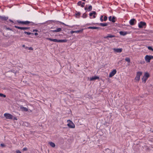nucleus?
Here are the masks:
<instances>
[{"instance_id":"nucleus-25","label":"nucleus","mask_w":153,"mask_h":153,"mask_svg":"<svg viewBox=\"0 0 153 153\" xmlns=\"http://www.w3.org/2000/svg\"><path fill=\"white\" fill-rule=\"evenodd\" d=\"M88 11H91L92 9V7L91 5L89 6L88 8Z\"/></svg>"},{"instance_id":"nucleus-43","label":"nucleus","mask_w":153,"mask_h":153,"mask_svg":"<svg viewBox=\"0 0 153 153\" xmlns=\"http://www.w3.org/2000/svg\"><path fill=\"white\" fill-rule=\"evenodd\" d=\"M23 150L24 151H26L27 150V149L26 148H25L23 149Z\"/></svg>"},{"instance_id":"nucleus-5","label":"nucleus","mask_w":153,"mask_h":153,"mask_svg":"<svg viewBox=\"0 0 153 153\" xmlns=\"http://www.w3.org/2000/svg\"><path fill=\"white\" fill-rule=\"evenodd\" d=\"M4 115L7 119L11 120L13 118V116L9 113H5Z\"/></svg>"},{"instance_id":"nucleus-26","label":"nucleus","mask_w":153,"mask_h":153,"mask_svg":"<svg viewBox=\"0 0 153 153\" xmlns=\"http://www.w3.org/2000/svg\"><path fill=\"white\" fill-rule=\"evenodd\" d=\"M0 97H6V95L2 93H0Z\"/></svg>"},{"instance_id":"nucleus-13","label":"nucleus","mask_w":153,"mask_h":153,"mask_svg":"<svg viewBox=\"0 0 153 153\" xmlns=\"http://www.w3.org/2000/svg\"><path fill=\"white\" fill-rule=\"evenodd\" d=\"M8 18V17H7L5 16H0V19L2 20H6Z\"/></svg>"},{"instance_id":"nucleus-33","label":"nucleus","mask_w":153,"mask_h":153,"mask_svg":"<svg viewBox=\"0 0 153 153\" xmlns=\"http://www.w3.org/2000/svg\"><path fill=\"white\" fill-rule=\"evenodd\" d=\"M107 19V17L106 16H105L103 20L104 21H106Z\"/></svg>"},{"instance_id":"nucleus-12","label":"nucleus","mask_w":153,"mask_h":153,"mask_svg":"<svg viewBox=\"0 0 153 153\" xmlns=\"http://www.w3.org/2000/svg\"><path fill=\"white\" fill-rule=\"evenodd\" d=\"M96 12L95 11H94L92 13H90L89 16H92V15H94L93 16V18H95L96 17V16H95V15H96Z\"/></svg>"},{"instance_id":"nucleus-24","label":"nucleus","mask_w":153,"mask_h":153,"mask_svg":"<svg viewBox=\"0 0 153 153\" xmlns=\"http://www.w3.org/2000/svg\"><path fill=\"white\" fill-rule=\"evenodd\" d=\"M24 33H25L27 34L28 35H30L31 34H32L33 35V33H30V32H26V31H25L24 32Z\"/></svg>"},{"instance_id":"nucleus-46","label":"nucleus","mask_w":153,"mask_h":153,"mask_svg":"<svg viewBox=\"0 0 153 153\" xmlns=\"http://www.w3.org/2000/svg\"><path fill=\"white\" fill-rule=\"evenodd\" d=\"M75 33L74 31H71V33Z\"/></svg>"},{"instance_id":"nucleus-22","label":"nucleus","mask_w":153,"mask_h":153,"mask_svg":"<svg viewBox=\"0 0 153 153\" xmlns=\"http://www.w3.org/2000/svg\"><path fill=\"white\" fill-rule=\"evenodd\" d=\"M125 59L126 61L130 63V59L129 58L127 57L125 58Z\"/></svg>"},{"instance_id":"nucleus-3","label":"nucleus","mask_w":153,"mask_h":153,"mask_svg":"<svg viewBox=\"0 0 153 153\" xmlns=\"http://www.w3.org/2000/svg\"><path fill=\"white\" fill-rule=\"evenodd\" d=\"M153 59V56L146 55L145 57V59L147 62H149L151 59Z\"/></svg>"},{"instance_id":"nucleus-17","label":"nucleus","mask_w":153,"mask_h":153,"mask_svg":"<svg viewBox=\"0 0 153 153\" xmlns=\"http://www.w3.org/2000/svg\"><path fill=\"white\" fill-rule=\"evenodd\" d=\"M62 30L61 28H57L56 30H51L53 32H59L61 31Z\"/></svg>"},{"instance_id":"nucleus-48","label":"nucleus","mask_w":153,"mask_h":153,"mask_svg":"<svg viewBox=\"0 0 153 153\" xmlns=\"http://www.w3.org/2000/svg\"><path fill=\"white\" fill-rule=\"evenodd\" d=\"M141 0H136V2H138V1H140Z\"/></svg>"},{"instance_id":"nucleus-39","label":"nucleus","mask_w":153,"mask_h":153,"mask_svg":"<svg viewBox=\"0 0 153 153\" xmlns=\"http://www.w3.org/2000/svg\"><path fill=\"white\" fill-rule=\"evenodd\" d=\"M85 3L83 2L82 4H81V6L82 7H83L84 6Z\"/></svg>"},{"instance_id":"nucleus-44","label":"nucleus","mask_w":153,"mask_h":153,"mask_svg":"<svg viewBox=\"0 0 153 153\" xmlns=\"http://www.w3.org/2000/svg\"><path fill=\"white\" fill-rule=\"evenodd\" d=\"M29 50H33V48L32 47H30L29 48Z\"/></svg>"},{"instance_id":"nucleus-38","label":"nucleus","mask_w":153,"mask_h":153,"mask_svg":"<svg viewBox=\"0 0 153 153\" xmlns=\"http://www.w3.org/2000/svg\"><path fill=\"white\" fill-rule=\"evenodd\" d=\"M148 48L150 50H153V49L151 47H148Z\"/></svg>"},{"instance_id":"nucleus-36","label":"nucleus","mask_w":153,"mask_h":153,"mask_svg":"<svg viewBox=\"0 0 153 153\" xmlns=\"http://www.w3.org/2000/svg\"><path fill=\"white\" fill-rule=\"evenodd\" d=\"M10 72H12L13 73H14L15 74H16L17 73V71H16L15 72L14 70H11L10 71Z\"/></svg>"},{"instance_id":"nucleus-40","label":"nucleus","mask_w":153,"mask_h":153,"mask_svg":"<svg viewBox=\"0 0 153 153\" xmlns=\"http://www.w3.org/2000/svg\"><path fill=\"white\" fill-rule=\"evenodd\" d=\"M112 18L111 16H109L108 18V19L109 21H111Z\"/></svg>"},{"instance_id":"nucleus-51","label":"nucleus","mask_w":153,"mask_h":153,"mask_svg":"<svg viewBox=\"0 0 153 153\" xmlns=\"http://www.w3.org/2000/svg\"><path fill=\"white\" fill-rule=\"evenodd\" d=\"M10 20V22H13V21L12 20Z\"/></svg>"},{"instance_id":"nucleus-6","label":"nucleus","mask_w":153,"mask_h":153,"mask_svg":"<svg viewBox=\"0 0 153 153\" xmlns=\"http://www.w3.org/2000/svg\"><path fill=\"white\" fill-rule=\"evenodd\" d=\"M17 22L19 23L22 24L23 25H27L31 23L30 22L28 21H26L25 22L21 21H17Z\"/></svg>"},{"instance_id":"nucleus-23","label":"nucleus","mask_w":153,"mask_h":153,"mask_svg":"<svg viewBox=\"0 0 153 153\" xmlns=\"http://www.w3.org/2000/svg\"><path fill=\"white\" fill-rule=\"evenodd\" d=\"M83 30V29H82L81 30H77V31H74V32L75 33H80V32H82V31Z\"/></svg>"},{"instance_id":"nucleus-1","label":"nucleus","mask_w":153,"mask_h":153,"mask_svg":"<svg viewBox=\"0 0 153 153\" xmlns=\"http://www.w3.org/2000/svg\"><path fill=\"white\" fill-rule=\"evenodd\" d=\"M149 76V74L147 72L145 73V74L143 76L142 80V82L144 83H145L148 79V78Z\"/></svg>"},{"instance_id":"nucleus-15","label":"nucleus","mask_w":153,"mask_h":153,"mask_svg":"<svg viewBox=\"0 0 153 153\" xmlns=\"http://www.w3.org/2000/svg\"><path fill=\"white\" fill-rule=\"evenodd\" d=\"M135 20L134 19L131 20L129 22L130 25H133L134 24V22Z\"/></svg>"},{"instance_id":"nucleus-27","label":"nucleus","mask_w":153,"mask_h":153,"mask_svg":"<svg viewBox=\"0 0 153 153\" xmlns=\"http://www.w3.org/2000/svg\"><path fill=\"white\" fill-rule=\"evenodd\" d=\"M87 15L85 13H84L82 17L83 18H85L87 17Z\"/></svg>"},{"instance_id":"nucleus-4","label":"nucleus","mask_w":153,"mask_h":153,"mask_svg":"<svg viewBox=\"0 0 153 153\" xmlns=\"http://www.w3.org/2000/svg\"><path fill=\"white\" fill-rule=\"evenodd\" d=\"M70 122L68 124H67L68 126L70 128H74L75 127V126L74 123L71 121L70 120H68L67 122Z\"/></svg>"},{"instance_id":"nucleus-47","label":"nucleus","mask_w":153,"mask_h":153,"mask_svg":"<svg viewBox=\"0 0 153 153\" xmlns=\"http://www.w3.org/2000/svg\"><path fill=\"white\" fill-rule=\"evenodd\" d=\"M37 30H33V31L34 32V31H37Z\"/></svg>"},{"instance_id":"nucleus-7","label":"nucleus","mask_w":153,"mask_h":153,"mask_svg":"<svg viewBox=\"0 0 153 153\" xmlns=\"http://www.w3.org/2000/svg\"><path fill=\"white\" fill-rule=\"evenodd\" d=\"M114 51V52L116 53H120L122 52L123 51V49L121 48H114L113 49Z\"/></svg>"},{"instance_id":"nucleus-10","label":"nucleus","mask_w":153,"mask_h":153,"mask_svg":"<svg viewBox=\"0 0 153 153\" xmlns=\"http://www.w3.org/2000/svg\"><path fill=\"white\" fill-rule=\"evenodd\" d=\"M15 27L16 28H18V29H20L21 30H26L28 28L27 27H19L16 26H15Z\"/></svg>"},{"instance_id":"nucleus-30","label":"nucleus","mask_w":153,"mask_h":153,"mask_svg":"<svg viewBox=\"0 0 153 153\" xmlns=\"http://www.w3.org/2000/svg\"><path fill=\"white\" fill-rule=\"evenodd\" d=\"M80 12H78V13L76 14V17H77V16H79L80 15Z\"/></svg>"},{"instance_id":"nucleus-32","label":"nucleus","mask_w":153,"mask_h":153,"mask_svg":"<svg viewBox=\"0 0 153 153\" xmlns=\"http://www.w3.org/2000/svg\"><path fill=\"white\" fill-rule=\"evenodd\" d=\"M58 39H54L53 40V42H58Z\"/></svg>"},{"instance_id":"nucleus-28","label":"nucleus","mask_w":153,"mask_h":153,"mask_svg":"<svg viewBox=\"0 0 153 153\" xmlns=\"http://www.w3.org/2000/svg\"><path fill=\"white\" fill-rule=\"evenodd\" d=\"M115 17H113L112 18L111 21L113 22H115Z\"/></svg>"},{"instance_id":"nucleus-11","label":"nucleus","mask_w":153,"mask_h":153,"mask_svg":"<svg viewBox=\"0 0 153 153\" xmlns=\"http://www.w3.org/2000/svg\"><path fill=\"white\" fill-rule=\"evenodd\" d=\"M20 108L22 111H27L28 110V108H26L24 107L23 106H21Z\"/></svg>"},{"instance_id":"nucleus-2","label":"nucleus","mask_w":153,"mask_h":153,"mask_svg":"<svg viewBox=\"0 0 153 153\" xmlns=\"http://www.w3.org/2000/svg\"><path fill=\"white\" fill-rule=\"evenodd\" d=\"M142 73L141 72H138L137 73L136 76L135 78V80L137 81H139L140 79V76L142 75Z\"/></svg>"},{"instance_id":"nucleus-35","label":"nucleus","mask_w":153,"mask_h":153,"mask_svg":"<svg viewBox=\"0 0 153 153\" xmlns=\"http://www.w3.org/2000/svg\"><path fill=\"white\" fill-rule=\"evenodd\" d=\"M47 39L48 40H49L51 41H53V39H51V38H47Z\"/></svg>"},{"instance_id":"nucleus-42","label":"nucleus","mask_w":153,"mask_h":153,"mask_svg":"<svg viewBox=\"0 0 153 153\" xmlns=\"http://www.w3.org/2000/svg\"><path fill=\"white\" fill-rule=\"evenodd\" d=\"M1 146L2 147H4L5 146V145L1 143Z\"/></svg>"},{"instance_id":"nucleus-34","label":"nucleus","mask_w":153,"mask_h":153,"mask_svg":"<svg viewBox=\"0 0 153 153\" xmlns=\"http://www.w3.org/2000/svg\"><path fill=\"white\" fill-rule=\"evenodd\" d=\"M81 3H82L81 1H79L77 3L78 5H79V6L81 5Z\"/></svg>"},{"instance_id":"nucleus-19","label":"nucleus","mask_w":153,"mask_h":153,"mask_svg":"<svg viewBox=\"0 0 153 153\" xmlns=\"http://www.w3.org/2000/svg\"><path fill=\"white\" fill-rule=\"evenodd\" d=\"M115 36L114 35H109L106 36H105L104 37L105 39H108L109 38H111L112 37H114Z\"/></svg>"},{"instance_id":"nucleus-41","label":"nucleus","mask_w":153,"mask_h":153,"mask_svg":"<svg viewBox=\"0 0 153 153\" xmlns=\"http://www.w3.org/2000/svg\"><path fill=\"white\" fill-rule=\"evenodd\" d=\"M16 153H21V152L19 150H17L16 151Z\"/></svg>"},{"instance_id":"nucleus-53","label":"nucleus","mask_w":153,"mask_h":153,"mask_svg":"<svg viewBox=\"0 0 153 153\" xmlns=\"http://www.w3.org/2000/svg\"><path fill=\"white\" fill-rule=\"evenodd\" d=\"M82 0L83 1H85V0Z\"/></svg>"},{"instance_id":"nucleus-45","label":"nucleus","mask_w":153,"mask_h":153,"mask_svg":"<svg viewBox=\"0 0 153 153\" xmlns=\"http://www.w3.org/2000/svg\"><path fill=\"white\" fill-rule=\"evenodd\" d=\"M34 35L35 36H37L38 35V33H34Z\"/></svg>"},{"instance_id":"nucleus-16","label":"nucleus","mask_w":153,"mask_h":153,"mask_svg":"<svg viewBox=\"0 0 153 153\" xmlns=\"http://www.w3.org/2000/svg\"><path fill=\"white\" fill-rule=\"evenodd\" d=\"M48 143L50 146L52 147H54L55 146V144L52 142H49Z\"/></svg>"},{"instance_id":"nucleus-50","label":"nucleus","mask_w":153,"mask_h":153,"mask_svg":"<svg viewBox=\"0 0 153 153\" xmlns=\"http://www.w3.org/2000/svg\"><path fill=\"white\" fill-rule=\"evenodd\" d=\"M7 30H11V29H10V28H7Z\"/></svg>"},{"instance_id":"nucleus-21","label":"nucleus","mask_w":153,"mask_h":153,"mask_svg":"<svg viewBox=\"0 0 153 153\" xmlns=\"http://www.w3.org/2000/svg\"><path fill=\"white\" fill-rule=\"evenodd\" d=\"M88 29H97L99 28L98 27H89L88 28Z\"/></svg>"},{"instance_id":"nucleus-18","label":"nucleus","mask_w":153,"mask_h":153,"mask_svg":"<svg viewBox=\"0 0 153 153\" xmlns=\"http://www.w3.org/2000/svg\"><path fill=\"white\" fill-rule=\"evenodd\" d=\"M67 40L66 39H58V42H66Z\"/></svg>"},{"instance_id":"nucleus-20","label":"nucleus","mask_w":153,"mask_h":153,"mask_svg":"<svg viewBox=\"0 0 153 153\" xmlns=\"http://www.w3.org/2000/svg\"><path fill=\"white\" fill-rule=\"evenodd\" d=\"M100 25L102 27H104L107 25V23H100Z\"/></svg>"},{"instance_id":"nucleus-52","label":"nucleus","mask_w":153,"mask_h":153,"mask_svg":"<svg viewBox=\"0 0 153 153\" xmlns=\"http://www.w3.org/2000/svg\"><path fill=\"white\" fill-rule=\"evenodd\" d=\"M22 47H25V45H22Z\"/></svg>"},{"instance_id":"nucleus-8","label":"nucleus","mask_w":153,"mask_h":153,"mask_svg":"<svg viewBox=\"0 0 153 153\" xmlns=\"http://www.w3.org/2000/svg\"><path fill=\"white\" fill-rule=\"evenodd\" d=\"M117 71L115 69L113 70L110 74L109 77H111L114 76L116 73Z\"/></svg>"},{"instance_id":"nucleus-49","label":"nucleus","mask_w":153,"mask_h":153,"mask_svg":"<svg viewBox=\"0 0 153 153\" xmlns=\"http://www.w3.org/2000/svg\"><path fill=\"white\" fill-rule=\"evenodd\" d=\"M88 9V8L87 7H85V10H87Z\"/></svg>"},{"instance_id":"nucleus-29","label":"nucleus","mask_w":153,"mask_h":153,"mask_svg":"<svg viewBox=\"0 0 153 153\" xmlns=\"http://www.w3.org/2000/svg\"><path fill=\"white\" fill-rule=\"evenodd\" d=\"M124 33L122 31H120V33L121 35H125L126 34V33H125L123 34Z\"/></svg>"},{"instance_id":"nucleus-9","label":"nucleus","mask_w":153,"mask_h":153,"mask_svg":"<svg viewBox=\"0 0 153 153\" xmlns=\"http://www.w3.org/2000/svg\"><path fill=\"white\" fill-rule=\"evenodd\" d=\"M146 24L145 22H141L138 25L139 27L140 28H142L144 26H145Z\"/></svg>"},{"instance_id":"nucleus-54","label":"nucleus","mask_w":153,"mask_h":153,"mask_svg":"<svg viewBox=\"0 0 153 153\" xmlns=\"http://www.w3.org/2000/svg\"><path fill=\"white\" fill-rule=\"evenodd\" d=\"M152 132H153V131H152Z\"/></svg>"},{"instance_id":"nucleus-14","label":"nucleus","mask_w":153,"mask_h":153,"mask_svg":"<svg viewBox=\"0 0 153 153\" xmlns=\"http://www.w3.org/2000/svg\"><path fill=\"white\" fill-rule=\"evenodd\" d=\"M99 79V77L97 76H94L90 78V80L91 81H92L96 79Z\"/></svg>"},{"instance_id":"nucleus-37","label":"nucleus","mask_w":153,"mask_h":153,"mask_svg":"<svg viewBox=\"0 0 153 153\" xmlns=\"http://www.w3.org/2000/svg\"><path fill=\"white\" fill-rule=\"evenodd\" d=\"M13 120H17L16 117H13Z\"/></svg>"},{"instance_id":"nucleus-31","label":"nucleus","mask_w":153,"mask_h":153,"mask_svg":"<svg viewBox=\"0 0 153 153\" xmlns=\"http://www.w3.org/2000/svg\"><path fill=\"white\" fill-rule=\"evenodd\" d=\"M103 17V16H101L100 18V20L102 22H103V19H102Z\"/></svg>"}]
</instances>
